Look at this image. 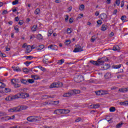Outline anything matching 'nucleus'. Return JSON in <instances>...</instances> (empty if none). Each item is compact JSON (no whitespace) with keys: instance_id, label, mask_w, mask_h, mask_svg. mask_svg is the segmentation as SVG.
Listing matches in <instances>:
<instances>
[{"instance_id":"09e8293b","label":"nucleus","mask_w":128,"mask_h":128,"mask_svg":"<svg viewBox=\"0 0 128 128\" xmlns=\"http://www.w3.org/2000/svg\"><path fill=\"white\" fill-rule=\"evenodd\" d=\"M26 58L27 60H32L34 58V56H26Z\"/></svg>"},{"instance_id":"412c9836","label":"nucleus","mask_w":128,"mask_h":128,"mask_svg":"<svg viewBox=\"0 0 128 128\" xmlns=\"http://www.w3.org/2000/svg\"><path fill=\"white\" fill-rule=\"evenodd\" d=\"M100 106V105L99 104H93V107L91 108L96 110V108H98Z\"/></svg>"},{"instance_id":"bf43d9fd","label":"nucleus","mask_w":128,"mask_h":128,"mask_svg":"<svg viewBox=\"0 0 128 128\" xmlns=\"http://www.w3.org/2000/svg\"><path fill=\"white\" fill-rule=\"evenodd\" d=\"M69 22L70 24H72L74 22V18H70L69 20Z\"/></svg>"},{"instance_id":"cd10ccee","label":"nucleus","mask_w":128,"mask_h":128,"mask_svg":"<svg viewBox=\"0 0 128 128\" xmlns=\"http://www.w3.org/2000/svg\"><path fill=\"white\" fill-rule=\"evenodd\" d=\"M20 82L22 84H26V82H28V80L24 79H20Z\"/></svg>"},{"instance_id":"0e129e2a","label":"nucleus","mask_w":128,"mask_h":128,"mask_svg":"<svg viewBox=\"0 0 128 128\" xmlns=\"http://www.w3.org/2000/svg\"><path fill=\"white\" fill-rule=\"evenodd\" d=\"M8 14V12L6 10H4L2 12V14Z\"/></svg>"},{"instance_id":"13d9d810","label":"nucleus","mask_w":128,"mask_h":128,"mask_svg":"<svg viewBox=\"0 0 128 128\" xmlns=\"http://www.w3.org/2000/svg\"><path fill=\"white\" fill-rule=\"evenodd\" d=\"M116 4L117 6H120V0H116Z\"/></svg>"},{"instance_id":"de8ad7c7","label":"nucleus","mask_w":128,"mask_h":128,"mask_svg":"<svg viewBox=\"0 0 128 128\" xmlns=\"http://www.w3.org/2000/svg\"><path fill=\"white\" fill-rule=\"evenodd\" d=\"M70 42H71L70 40H66V42H64V44L66 46H68V44H70Z\"/></svg>"},{"instance_id":"3c124183","label":"nucleus","mask_w":128,"mask_h":128,"mask_svg":"<svg viewBox=\"0 0 128 128\" xmlns=\"http://www.w3.org/2000/svg\"><path fill=\"white\" fill-rule=\"evenodd\" d=\"M121 20H122V22H124L126 20V16H122L121 18Z\"/></svg>"},{"instance_id":"72a5a7b5","label":"nucleus","mask_w":128,"mask_h":128,"mask_svg":"<svg viewBox=\"0 0 128 128\" xmlns=\"http://www.w3.org/2000/svg\"><path fill=\"white\" fill-rule=\"evenodd\" d=\"M102 96H106V94H108V92L104 90H102Z\"/></svg>"},{"instance_id":"5701e85b","label":"nucleus","mask_w":128,"mask_h":128,"mask_svg":"<svg viewBox=\"0 0 128 128\" xmlns=\"http://www.w3.org/2000/svg\"><path fill=\"white\" fill-rule=\"evenodd\" d=\"M113 50H120V48L118 46V45H116L113 47Z\"/></svg>"},{"instance_id":"a18cd8bd","label":"nucleus","mask_w":128,"mask_h":128,"mask_svg":"<svg viewBox=\"0 0 128 128\" xmlns=\"http://www.w3.org/2000/svg\"><path fill=\"white\" fill-rule=\"evenodd\" d=\"M18 4V0H15L12 2L13 6H16V4Z\"/></svg>"},{"instance_id":"c85d7f7f","label":"nucleus","mask_w":128,"mask_h":128,"mask_svg":"<svg viewBox=\"0 0 128 128\" xmlns=\"http://www.w3.org/2000/svg\"><path fill=\"white\" fill-rule=\"evenodd\" d=\"M38 68H40V70H42V72H46V68H44L42 66H38Z\"/></svg>"},{"instance_id":"dca6fc26","label":"nucleus","mask_w":128,"mask_h":128,"mask_svg":"<svg viewBox=\"0 0 128 128\" xmlns=\"http://www.w3.org/2000/svg\"><path fill=\"white\" fill-rule=\"evenodd\" d=\"M105 78H106L107 80H108V78H112V74L110 72H108L106 74L104 75Z\"/></svg>"},{"instance_id":"a19ab883","label":"nucleus","mask_w":128,"mask_h":128,"mask_svg":"<svg viewBox=\"0 0 128 128\" xmlns=\"http://www.w3.org/2000/svg\"><path fill=\"white\" fill-rule=\"evenodd\" d=\"M27 82H29V84H34V80L32 79H28Z\"/></svg>"},{"instance_id":"bb28decb","label":"nucleus","mask_w":128,"mask_h":128,"mask_svg":"<svg viewBox=\"0 0 128 128\" xmlns=\"http://www.w3.org/2000/svg\"><path fill=\"white\" fill-rule=\"evenodd\" d=\"M63 114H68L70 112V110L68 109H62Z\"/></svg>"},{"instance_id":"c756f323","label":"nucleus","mask_w":128,"mask_h":128,"mask_svg":"<svg viewBox=\"0 0 128 128\" xmlns=\"http://www.w3.org/2000/svg\"><path fill=\"white\" fill-rule=\"evenodd\" d=\"M113 68L116 69L120 68H122V64H120L118 65H114L113 66Z\"/></svg>"},{"instance_id":"1a4fd4ad","label":"nucleus","mask_w":128,"mask_h":128,"mask_svg":"<svg viewBox=\"0 0 128 128\" xmlns=\"http://www.w3.org/2000/svg\"><path fill=\"white\" fill-rule=\"evenodd\" d=\"M48 48H50V50H58V46L56 44H50L48 46Z\"/></svg>"},{"instance_id":"ea45409f","label":"nucleus","mask_w":128,"mask_h":128,"mask_svg":"<svg viewBox=\"0 0 128 128\" xmlns=\"http://www.w3.org/2000/svg\"><path fill=\"white\" fill-rule=\"evenodd\" d=\"M6 116V112H0V116Z\"/></svg>"},{"instance_id":"a211bd4d","label":"nucleus","mask_w":128,"mask_h":128,"mask_svg":"<svg viewBox=\"0 0 128 128\" xmlns=\"http://www.w3.org/2000/svg\"><path fill=\"white\" fill-rule=\"evenodd\" d=\"M12 68H13V70L14 72H20V68L18 66L14 67V66H12Z\"/></svg>"},{"instance_id":"79ce46f5","label":"nucleus","mask_w":128,"mask_h":128,"mask_svg":"<svg viewBox=\"0 0 128 128\" xmlns=\"http://www.w3.org/2000/svg\"><path fill=\"white\" fill-rule=\"evenodd\" d=\"M52 32H54V31L52 30H49L48 31V36H50L52 34Z\"/></svg>"},{"instance_id":"c03bdc74","label":"nucleus","mask_w":128,"mask_h":128,"mask_svg":"<svg viewBox=\"0 0 128 128\" xmlns=\"http://www.w3.org/2000/svg\"><path fill=\"white\" fill-rule=\"evenodd\" d=\"M43 62L44 64H48V58H44L43 60Z\"/></svg>"},{"instance_id":"ddd939ff","label":"nucleus","mask_w":128,"mask_h":128,"mask_svg":"<svg viewBox=\"0 0 128 128\" xmlns=\"http://www.w3.org/2000/svg\"><path fill=\"white\" fill-rule=\"evenodd\" d=\"M16 96H7L5 100H8V101H10V100H14V98H16Z\"/></svg>"},{"instance_id":"6e6d98bb","label":"nucleus","mask_w":128,"mask_h":128,"mask_svg":"<svg viewBox=\"0 0 128 128\" xmlns=\"http://www.w3.org/2000/svg\"><path fill=\"white\" fill-rule=\"evenodd\" d=\"M2 118H7V120H12V117L11 116H6V117H2Z\"/></svg>"},{"instance_id":"20e7f679","label":"nucleus","mask_w":128,"mask_h":128,"mask_svg":"<svg viewBox=\"0 0 128 128\" xmlns=\"http://www.w3.org/2000/svg\"><path fill=\"white\" fill-rule=\"evenodd\" d=\"M27 120L30 122H34L38 120L36 116H30L27 118Z\"/></svg>"},{"instance_id":"39448f33","label":"nucleus","mask_w":128,"mask_h":128,"mask_svg":"<svg viewBox=\"0 0 128 128\" xmlns=\"http://www.w3.org/2000/svg\"><path fill=\"white\" fill-rule=\"evenodd\" d=\"M83 47L80 46V45H77L76 48L73 50L74 52H84L82 49Z\"/></svg>"},{"instance_id":"37998d69","label":"nucleus","mask_w":128,"mask_h":128,"mask_svg":"<svg viewBox=\"0 0 128 128\" xmlns=\"http://www.w3.org/2000/svg\"><path fill=\"white\" fill-rule=\"evenodd\" d=\"M110 110L111 112H116V108L114 107H110Z\"/></svg>"},{"instance_id":"e433bc0d","label":"nucleus","mask_w":128,"mask_h":128,"mask_svg":"<svg viewBox=\"0 0 128 128\" xmlns=\"http://www.w3.org/2000/svg\"><path fill=\"white\" fill-rule=\"evenodd\" d=\"M38 50H43V48H44V45L41 44L38 46Z\"/></svg>"},{"instance_id":"aec40b11","label":"nucleus","mask_w":128,"mask_h":128,"mask_svg":"<svg viewBox=\"0 0 128 128\" xmlns=\"http://www.w3.org/2000/svg\"><path fill=\"white\" fill-rule=\"evenodd\" d=\"M31 30L32 32H36V30H38V25H34L31 28Z\"/></svg>"},{"instance_id":"9b49d317","label":"nucleus","mask_w":128,"mask_h":128,"mask_svg":"<svg viewBox=\"0 0 128 128\" xmlns=\"http://www.w3.org/2000/svg\"><path fill=\"white\" fill-rule=\"evenodd\" d=\"M98 65V66H102L104 63V61L102 58H99L97 60Z\"/></svg>"},{"instance_id":"7ed1b4c3","label":"nucleus","mask_w":128,"mask_h":128,"mask_svg":"<svg viewBox=\"0 0 128 128\" xmlns=\"http://www.w3.org/2000/svg\"><path fill=\"white\" fill-rule=\"evenodd\" d=\"M84 80V76L82 75H76L74 78V81L76 82H80Z\"/></svg>"},{"instance_id":"680f3d73","label":"nucleus","mask_w":128,"mask_h":128,"mask_svg":"<svg viewBox=\"0 0 128 128\" xmlns=\"http://www.w3.org/2000/svg\"><path fill=\"white\" fill-rule=\"evenodd\" d=\"M23 72H28V69L27 68H24L23 70Z\"/></svg>"},{"instance_id":"7c9ffc66","label":"nucleus","mask_w":128,"mask_h":128,"mask_svg":"<svg viewBox=\"0 0 128 128\" xmlns=\"http://www.w3.org/2000/svg\"><path fill=\"white\" fill-rule=\"evenodd\" d=\"M40 8H36L34 12V13L36 14H40Z\"/></svg>"},{"instance_id":"49530a36","label":"nucleus","mask_w":128,"mask_h":128,"mask_svg":"<svg viewBox=\"0 0 128 128\" xmlns=\"http://www.w3.org/2000/svg\"><path fill=\"white\" fill-rule=\"evenodd\" d=\"M122 124H122V123H119V124H118L116 126V128H120V127L122 126Z\"/></svg>"},{"instance_id":"a878e982","label":"nucleus","mask_w":128,"mask_h":128,"mask_svg":"<svg viewBox=\"0 0 128 128\" xmlns=\"http://www.w3.org/2000/svg\"><path fill=\"white\" fill-rule=\"evenodd\" d=\"M64 62V59H62L60 60H58V62H57L58 64L60 65L62 64Z\"/></svg>"},{"instance_id":"2eb2a0df","label":"nucleus","mask_w":128,"mask_h":128,"mask_svg":"<svg viewBox=\"0 0 128 128\" xmlns=\"http://www.w3.org/2000/svg\"><path fill=\"white\" fill-rule=\"evenodd\" d=\"M102 68L104 70H108V68H110V65L108 64H106L104 66H102Z\"/></svg>"},{"instance_id":"4c0bfd02","label":"nucleus","mask_w":128,"mask_h":128,"mask_svg":"<svg viewBox=\"0 0 128 128\" xmlns=\"http://www.w3.org/2000/svg\"><path fill=\"white\" fill-rule=\"evenodd\" d=\"M90 62L91 64H94V66H98V61H94V60H90Z\"/></svg>"},{"instance_id":"4468645a","label":"nucleus","mask_w":128,"mask_h":128,"mask_svg":"<svg viewBox=\"0 0 128 128\" xmlns=\"http://www.w3.org/2000/svg\"><path fill=\"white\" fill-rule=\"evenodd\" d=\"M72 92V94H80V90H71Z\"/></svg>"},{"instance_id":"052dcab7","label":"nucleus","mask_w":128,"mask_h":128,"mask_svg":"<svg viewBox=\"0 0 128 128\" xmlns=\"http://www.w3.org/2000/svg\"><path fill=\"white\" fill-rule=\"evenodd\" d=\"M72 30H70V28H68L67 29V34H72Z\"/></svg>"},{"instance_id":"2f4dec72","label":"nucleus","mask_w":128,"mask_h":128,"mask_svg":"<svg viewBox=\"0 0 128 128\" xmlns=\"http://www.w3.org/2000/svg\"><path fill=\"white\" fill-rule=\"evenodd\" d=\"M96 96H102V90L96 91Z\"/></svg>"},{"instance_id":"69168bd1","label":"nucleus","mask_w":128,"mask_h":128,"mask_svg":"<svg viewBox=\"0 0 128 128\" xmlns=\"http://www.w3.org/2000/svg\"><path fill=\"white\" fill-rule=\"evenodd\" d=\"M80 120H82V118H79L76 120V122H80Z\"/></svg>"},{"instance_id":"c9c22d12","label":"nucleus","mask_w":128,"mask_h":128,"mask_svg":"<svg viewBox=\"0 0 128 128\" xmlns=\"http://www.w3.org/2000/svg\"><path fill=\"white\" fill-rule=\"evenodd\" d=\"M6 88V84L2 82H0V88Z\"/></svg>"},{"instance_id":"f257e3e1","label":"nucleus","mask_w":128,"mask_h":128,"mask_svg":"<svg viewBox=\"0 0 128 128\" xmlns=\"http://www.w3.org/2000/svg\"><path fill=\"white\" fill-rule=\"evenodd\" d=\"M62 84L60 82H54L50 86V88H62Z\"/></svg>"},{"instance_id":"f03ea898","label":"nucleus","mask_w":128,"mask_h":128,"mask_svg":"<svg viewBox=\"0 0 128 128\" xmlns=\"http://www.w3.org/2000/svg\"><path fill=\"white\" fill-rule=\"evenodd\" d=\"M28 96H30V94L28 93L18 94L16 96V98H28Z\"/></svg>"},{"instance_id":"5fc2aeb1","label":"nucleus","mask_w":128,"mask_h":128,"mask_svg":"<svg viewBox=\"0 0 128 128\" xmlns=\"http://www.w3.org/2000/svg\"><path fill=\"white\" fill-rule=\"evenodd\" d=\"M18 24H20V26H22V24H24V20H20L18 23Z\"/></svg>"},{"instance_id":"423d86ee","label":"nucleus","mask_w":128,"mask_h":128,"mask_svg":"<svg viewBox=\"0 0 128 128\" xmlns=\"http://www.w3.org/2000/svg\"><path fill=\"white\" fill-rule=\"evenodd\" d=\"M73 96L72 92V90H70L67 92L64 93L62 95V96L64 98H70V96Z\"/></svg>"},{"instance_id":"864d4df0","label":"nucleus","mask_w":128,"mask_h":128,"mask_svg":"<svg viewBox=\"0 0 128 128\" xmlns=\"http://www.w3.org/2000/svg\"><path fill=\"white\" fill-rule=\"evenodd\" d=\"M97 24H98V26H101L102 22V20H100L97 21Z\"/></svg>"},{"instance_id":"9d476101","label":"nucleus","mask_w":128,"mask_h":128,"mask_svg":"<svg viewBox=\"0 0 128 128\" xmlns=\"http://www.w3.org/2000/svg\"><path fill=\"white\" fill-rule=\"evenodd\" d=\"M18 106L12 108L8 109V112H18Z\"/></svg>"},{"instance_id":"4be33fe9","label":"nucleus","mask_w":128,"mask_h":128,"mask_svg":"<svg viewBox=\"0 0 128 128\" xmlns=\"http://www.w3.org/2000/svg\"><path fill=\"white\" fill-rule=\"evenodd\" d=\"M107 29H108V26L106 24L102 25L101 28V30H102V32H104V30H106Z\"/></svg>"},{"instance_id":"4d7b16f0","label":"nucleus","mask_w":128,"mask_h":128,"mask_svg":"<svg viewBox=\"0 0 128 128\" xmlns=\"http://www.w3.org/2000/svg\"><path fill=\"white\" fill-rule=\"evenodd\" d=\"M4 91L6 92H10V89L9 88H5Z\"/></svg>"},{"instance_id":"393cba45","label":"nucleus","mask_w":128,"mask_h":128,"mask_svg":"<svg viewBox=\"0 0 128 128\" xmlns=\"http://www.w3.org/2000/svg\"><path fill=\"white\" fill-rule=\"evenodd\" d=\"M12 85L16 88H20V86H22V85H20V84L14 83V82H12Z\"/></svg>"},{"instance_id":"58836bf2","label":"nucleus","mask_w":128,"mask_h":128,"mask_svg":"<svg viewBox=\"0 0 128 128\" xmlns=\"http://www.w3.org/2000/svg\"><path fill=\"white\" fill-rule=\"evenodd\" d=\"M79 10H84V4H81L80 6Z\"/></svg>"},{"instance_id":"6e6552de","label":"nucleus","mask_w":128,"mask_h":128,"mask_svg":"<svg viewBox=\"0 0 128 128\" xmlns=\"http://www.w3.org/2000/svg\"><path fill=\"white\" fill-rule=\"evenodd\" d=\"M100 18L101 20H104V22H106V19L108 18V16H106V14L103 13L100 14Z\"/></svg>"},{"instance_id":"f704fd0d","label":"nucleus","mask_w":128,"mask_h":128,"mask_svg":"<svg viewBox=\"0 0 128 128\" xmlns=\"http://www.w3.org/2000/svg\"><path fill=\"white\" fill-rule=\"evenodd\" d=\"M18 79H16V78L12 79L11 80L12 84V82H14V84H16V82H18Z\"/></svg>"},{"instance_id":"6ab92c4d","label":"nucleus","mask_w":128,"mask_h":128,"mask_svg":"<svg viewBox=\"0 0 128 128\" xmlns=\"http://www.w3.org/2000/svg\"><path fill=\"white\" fill-rule=\"evenodd\" d=\"M120 106H128V100H125L120 102Z\"/></svg>"},{"instance_id":"f8f14e48","label":"nucleus","mask_w":128,"mask_h":128,"mask_svg":"<svg viewBox=\"0 0 128 128\" xmlns=\"http://www.w3.org/2000/svg\"><path fill=\"white\" fill-rule=\"evenodd\" d=\"M18 108V112H22L24 110H26V106H17Z\"/></svg>"},{"instance_id":"0eeeda50","label":"nucleus","mask_w":128,"mask_h":128,"mask_svg":"<svg viewBox=\"0 0 128 128\" xmlns=\"http://www.w3.org/2000/svg\"><path fill=\"white\" fill-rule=\"evenodd\" d=\"M62 110V109H57L54 111V114H64Z\"/></svg>"},{"instance_id":"774afa93","label":"nucleus","mask_w":128,"mask_h":128,"mask_svg":"<svg viewBox=\"0 0 128 128\" xmlns=\"http://www.w3.org/2000/svg\"><path fill=\"white\" fill-rule=\"evenodd\" d=\"M102 59L103 60H104V62H108V58L104 57L103 58H102Z\"/></svg>"},{"instance_id":"603ef678","label":"nucleus","mask_w":128,"mask_h":128,"mask_svg":"<svg viewBox=\"0 0 128 128\" xmlns=\"http://www.w3.org/2000/svg\"><path fill=\"white\" fill-rule=\"evenodd\" d=\"M14 30H15L16 32H18V26H16L14 28Z\"/></svg>"},{"instance_id":"f3484780","label":"nucleus","mask_w":128,"mask_h":128,"mask_svg":"<svg viewBox=\"0 0 128 128\" xmlns=\"http://www.w3.org/2000/svg\"><path fill=\"white\" fill-rule=\"evenodd\" d=\"M119 92H126L128 91V88H121L119 89Z\"/></svg>"},{"instance_id":"e2e57ef3","label":"nucleus","mask_w":128,"mask_h":128,"mask_svg":"<svg viewBox=\"0 0 128 128\" xmlns=\"http://www.w3.org/2000/svg\"><path fill=\"white\" fill-rule=\"evenodd\" d=\"M32 78H34V80H38V78L36 77V75H33L32 76Z\"/></svg>"},{"instance_id":"473e14b6","label":"nucleus","mask_w":128,"mask_h":128,"mask_svg":"<svg viewBox=\"0 0 128 128\" xmlns=\"http://www.w3.org/2000/svg\"><path fill=\"white\" fill-rule=\"evenodd\" d=\"M98 38L96 36H92L91 38V42H94V40H96Z\"/></svg>"},{"instance_id":"338daca9","label":"nucleus","mask_w":128,"mask_h":128,"mask_svg":"<svg viewBox=\"0 0 128 128\" xmlns=\"http://www.w3.org/2000/svg\"><path fill=\"white\" fill-rule=\"evenodd\" d=\"M68 16L66 15L65 16V22H68Z\"/></svg>"},{"instance_id":"b1692460","label":"nucleus","mask_w":128,"mask_h":128,"mask_svg":"<svg viewBox=\"0 0 128 128\" xmlns=\"http://www.w3.org/2000/svg\"><path fill=\"white\" fill-rule=\"evenodd\" d=\"M32 46L30 45H29L28 46H27L26 47V52H27V54L30 53V52H32Z\"/></svg>"},{"instance_id":"8fccbe9b","label":"nucleus","mask_w":128,"mask_h":128,"mask_svg":"<svg viewBox=\"0 0 128 128\" xmlns=\"http://www.w3.org/2000/svg\"><path fill=\"white\" fill-rule=\"evenodd\" d=\"M37 38H39V40H42V36L41 34H37Z\"/></svg>"}]
</instances>
